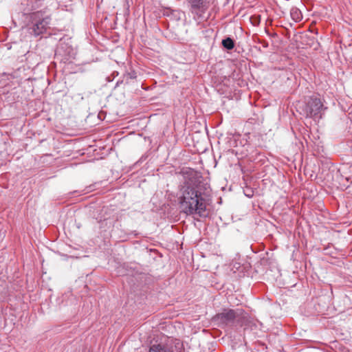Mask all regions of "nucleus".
Returning <instances> with one entry per match:
<instances>
[{"mask_svg":"<svg viewBox=\"0 0 352 352\" xmlns=\"http://www.w3.org/2000/svg\"><path fill=\"white\" fill-rule=\"evenodd\" d=\"M119 83H120V82H119V81H118V82H117V83H116V85H119Z\"/></svg>","mask_w":352,"mask_h":352,"instance_id":"f3484780","label":"nucleus"},{"mask_svg":"<svg viewBox=\"0 0 352 352\" xmlns=\"http://www.w3.org/2000/svg\"><path fill=\"white\" fill-rule=\"evenodd\" d=\"M243 311L241 309H223L220 313L217 314L212 318L219 327H232L239 322L242 317Z\"/></svg>","mask_w":352,"mask_h":352,"instance_id":"7ed1b4c3","label":"nucleus"},{"mask_svg":"<svg viewBox=\"0 0 352 352\" xmlns=\"http://www.w3.org/2000/svg\"><path fill=\"white\" fill-rule=\"evenodd\" d=\"M64 47H63V43H60V46L58 47V50H60V49H63Z\"/></svg>","mask_w":352,"mask_h":352,"instance_id":"4468645a","label":"nucleus"},{"mask_svg":"<svg viewBox=\"0 0 352 352\" xmlns=\"http://www.w3.org/2000/svg\"><path fill=\"white\" fill-rule=\"evenodd\" d=\"M326 109L320 98L311 97L305 104L304 114L307 118H313L314 120H319L322 118Z\"/></svg>","mask_w":352,"mask_h":352,"instance_id":"20e7f679","label":"nucleus"},{"mask_svg":"<svg viewBox=\"0 0 352 352\" xmlns=\"http://www.w3.org/2000/svg\"><path fill=\"white\" fill-rule=\"evenodd\" d=\"M245 195L246 197H250H250H252L253 194H252V192H250H250H248V193L245 192Z\"/></svg>","mask_w":352,"mask_h":352,"instance_id":"ddd939ff","label":"nucleus"},{"mask_svg":"<svg viewBox=\"0 0 352 352\" xmlns=\"http://www.w3.org/2000/svg\"><path fill=\"white\" fill-rule=\"evenodd\" d=\"M66 54L69 56L72 57L74 55L73 50L71 47H68L66 50Z\"/></svg>","mask_w":352,"mask_h":352,"instance_id":"9b49d317","label":"nucleus"},{"mask_svg":"<svg viewBox=\"0 0 352 352\" xmlns=\"http://www.w3.org/2000/svg\"><path fill=\"white\" fill-rule=\"evenodd\" d=\"M161 12L164 16L170 17L171 19L179 20L180 19V12L177 10L163 7Z\"/></svg>","mask_w":352,"mask_h":352,"instance_id":"0eeeda50","label":"nucleus"},{"mask_svg":"<svg viewBox=\"0 0 352 352\" xmlns=\"http://www.w3.org/2000/svg\"><path fill=\"white\" fill-rule=\"evenodd\" d=\"M221 44L223 45V47L226 49L227 50H232L234 47V41L228 36V37H226L225 38H223L221 41Z\"/></svg>","mask_w":352,"mask_h":352,"instance_id":"1a4fd4ad","label":"nucleus"},{"mask_svg":"<svg viewBox=\"0 0 352 352\" xmlns=\"http://www.w3.org/2000/svg\"><path fill=\"white\" fill-rule=\"evenodd\" d=\"M136 78V74L134 71L131 72L126 73L123 76V80H122V82L125 81L126 84L130 82V80H133Z\"/></svg>","mask_w":352,"mask_h":352,"instance_id":"9d476101","label":"nucleus"},{"mask_svg":"<svg viewBox=\"0 0 352 352\" xmlns=\"http://www.w3.org/2000/svg\"><path fill=\"white\" fill-rule=\"evenodd\" d=\"M263 47H268V43L267 42H265L264 44H263Z\"/></svg>","mask_w":352,"mask_h":352,"instance_id":"dca6fc26","label":"nucleus"},{"mask_svg":"<svg viewBox=\"0 0 352 352\" xmlns=\"http://www.w3.org/2000/svg\"><path fill=\"white\" fill-rule=\"evenodd\" d=\"M190 12L199 18L203 17L208 8V0H186Z\"/></svg>","mask_w":352,"mask_h":352,"instance_id":"39448f33","label":"nucleus"},{"mask_svg":"<svg viewBox=\"0 0 352 352\" xmlns=\"http://www.w3.org/2000/svg\"><path fill=\"white\" fill-rule=\"evenodd\" d=\"M184 174L190 173V177L185 179L180 188V208L187 215L206 218L209 215L207 204L210 201V189L207 183L200 177H195L193 170L183 171Z\"/></svg>","mask_w":352,"mask_h":352,"instance_id":"f257e3e1","label":"nucleus"},{"mask_svg":"<svg viewBox=\"0 0 352 352\" xmlns=\"http://www.w3.org/2000/svg\"><path fill=\"white\" fill-rule=\"evenodd\" d=\"M245 195L246 197H250H250H252L253 194H252V192H250H250H248V193L245 192Z\"/></svg>","mask_w":352,"mask_h":352,"instance_id":"f8f14e48","label":"nucleus"},{"mask_svg":"<svg viewBox=\"0 0 352 352\" xmlns=\"http://www.w3.org/2000/svg\"><path fill=\"white\" fill-rule=\"evenodd\" d=\"M51 18L42 11L30 13L26 16L23 29L32 36L37 37L45 33L50 28Z\"/></svg>","mask_w":352,"mask_h":352,"instance_id":"f03ea898","label":"nucleus"},{"mask_svg":"<svg viewBox=\"0 0 352 352\" xmlns=\"http://www.w3.org/2000/svg\"><path fill=\"white\" fill-rule=\"evenodd\" d=\"M177 346L168 344H153L149 349V352H177Z\"/></svg>","mask_w":352,"mask_h":352,"instance_id":"423d86ee","label":"nucleus"},{"mask_svg":"<svg viewBox=\"0 0 352 352\" xmlns=\"http://www.w3.org/2000/svg\"><path fill=\"white\" fill-rule=\"evenodd\" d=\"M331 172L333 173L336 171V174H338V170H336L335 168H333L332 170H330Z\"/></svg>","mask_w":352,"mask_h":352,"instance_id":"2eb2a0df","label":"nucleus"},{"mask_svg":"<svg viewBox=\"0 0 352 352\" xmlns=\"http://www.w3.org/2000/svg\"><path fill=\"white\" fill-rule=\"evenodd\" d=\"M290 15L292 19L295 22H299L302 19L300 10L297 8H292L290 10Z\"/></svg>","mask_w":352,"mask_h":352,"instance_id":"6e6552de","label":"nucleus"}]
</instances>
